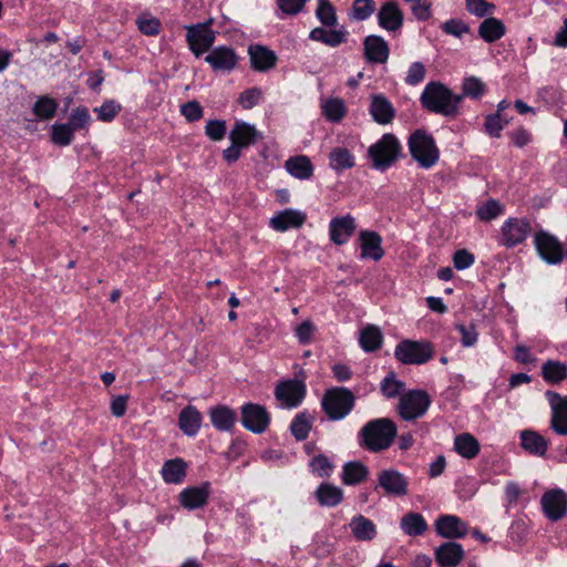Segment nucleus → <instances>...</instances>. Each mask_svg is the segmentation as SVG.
<instances>
[{"label": "nucleus", "instance_id": "nucleus-1", "mask_svg": "<svg viewBox=\"0 0 567 567\" xmlns=\"http://www.w3.org/2000/svg\"><path fill=\"white\" fill-rule=\"evenodd\" d=\"M420 101L424 109L433 113L454 116L458 112L462 96L453 94L440 82H430L422 92Z\"/></svg>", "mask_w": 567, "mask_h": 567}, {"label": "nucleus", "instance_id": "nucleus-2", "mask_svg": "<svg viewBox=\"0 0 567 567\" xmlns=\"http://www.w3.org/2000/svg\"><path fill=\"white\" fill-rule=\"evenodd\" d=\"M400 150L398 138L393 134H384L369 147L368 155L374 168L384 171L396 162Z\"/></svg>", "mask_w": 567, "mask_h": 567}, {"label": "nucleus", "instance_id": "nucleus-3", "mask_svg": "<svg viewBox=\"0 0 567 567\" xmlns=\"http://www.w3.org/2000/svg\"><path fill=\"white\" fill-rule=\"evenodd\" d=\"M409 148L412 157L424 168H430L439 161V150L433 137L423 131L410 136Z\"/></svg>", "mask_w": 567, "mask_h": 567}, {"label": "nucleus", "instance_id": "nucleus-4", "mask_svg": "<svg viewBox=\"0 0 567 567\" xmlns=\"http://www.w3.org/2000/svg\"><path fill=\"white\" fill-rule=\"evenodd\" d=\"M354 405V395L344 388L328 390L322 399V408L333 421L343 419Z\"/></svg>", "mask_w": 567, "mask_h": 567}, {"label": "nucleus", "instance_id": "nucleus-5", "mask_svg": "<svg viewBox=\"0 0 567 567\" xmlns=\"http://www.w3.org/2000/svg\"><path fill=\"white\" fill-rule=\"evenodd\" d=\"M434 349L429 341H401L395 347V358L404 364H422L432 359Z\"/></svg>", "mask_w": 567, "mask_h": 567}, {"label": "nucleus", "instance_id": "nucleus-6", "mask_svg": "<svg viewBox=\"0 0 567 567\" xmlns=\"http://www.w3.org/2000/svg\"><path fill=\"white\" fill-rule=\"evenodd\" d=\"M430 403L431 400L426 392L413 390L401 395L399 413L404 421L410 422L422 416L429 409Z\"/></svg>", "mask_w": 567, "mask_h": 567}, {"label": "nucleus", "instance_id": "nucleus-7", "mask_svg": "<svg viewBox=\"0 0 567 567\" xmlns=\"http://www.w3.org/2000/svg\"><path fill=\"white\" fill-rule=\"evenodd\" d=\"M396 436V427H362L361 444L371 452L386 450Z\"/></svg>", "mask_w": 567, "mask_h": 567}, {"label": "nucleus", "instance_id": "nucleus-8", "mask_svg": "<svg viewBox=\"0 0 567 567\" xmlns=\"http://www.w3.org/2000/svg\"><path fill=\"white\" fill-rule=\"evenodd\" d=\"M305 395V383L296 379L281 381L275 389V398L281 408L291 409L298 406Z\"/></svg>", "mask_w": 567, "mask_h": 567}, {"label": "nucleus", "instance_id": "nucleus-9", "mask_svg": "<svg viewBox=\"0 0 567 567\" xmlns=\"http://www.w3.org/2000/svg\"><path fill=\"white\" fill-rule=\"evenodd\" d=\"M375 489L381 488L386 495L405 496L409 492L408 478L396 470H382L377 474Z\"/></svg>", "mask_w": 567, "mask_h": 567}, {"label": "nucleus", "instance_id": "nucleus-10", "mask_svg": "<svg viewBox=\"0 0 567 567\" xmlns=\"http://www.w3.org/2000/svg\"><path fill=\"white\" fill-rule=\"evenodd\" d=\"M186 40L190 51L199 56L208 51L215 41V31L209 23H198L187 27Z\"/></svg>", "mask_w": 567, "mask_h": 567}, {"label": "nucleus", "instance_id": "nucleus-11", "mask_svg": "<svg viewBox=\"0 0 567 567\" xmlns=\"http://www.w3.org/2000/svg\"><path fill=\"white\" fill-rule=\"evenodd\" d=\"M535 245L540 257L548 264H559L564 258V247L558 239L545 231L535 237Z\"/></svg>", "mask_w": 567, "mask_h": 567}, {"label": "nucleus", "instance_id": "nucleus-12", "mask_svg": "<svg viewBox=\"0 0 567 567\" xmlns=\"http://www.w3.org/2000/svg\"><path fill=\"white\" fill-rule=\"evenodd\" d=\"M209 494L210 484L205 482L199 486L184 488L178 495V501L184 508L194 511L202 508L207 504Z\"/></svg>", "mask_w": 567, "mask_h": 567}, {"label": "nucleus", "instance_id": "nucleus-13", "mask_svg": "<svg viewBox=\"0 0 567 567\" xmlns=\"http://www.w3.org/2000/svg\"><path fill=\"white\" fill-rule=\"evenodd\" d=\"M532 228L527 220L511 218L502 227L503 244L506 247H514L523 243Z\"/></svg>", "mask_w": 567, "mask_h": 567}, {"label": "nucleus", "instance_id": "nucleus-14", "mask_svg": "<svg viewBox=\"0 0 567 567\" xmlns=\"http://www.w3.org/2000/svg\"><path fill=\"white\" fill-rule=\"evenodd\" d=\"M542 506L548 518L558 520L567 511V495L561 489L546 492L542 497Z\"/></svg>", "mask_w": 567, "mask_h": 567}, {"label": "nucleus", "instance_id": "nucleus-15", "mask_svg": "<svg viewBox=\"0 0 567 567\" xmlns=\"http://www.w3.org/2000/svg\"><path fill=\"white\" fill-rule=\"evenodd\" d=\"M355 228V219L351 215L336 217L329 224L330 239L336 245H343L354 234Z\"/></svg>", "mask_w": 567, "mask_h": 567}, {"label": "nucleus", "instance_id": "nucleus-16", "mask_svg": "<svg viewBox=\"0 0 567 567\" xmlns=\"http://www.w3.org/2000/svg\"><path fill=\"white\" fill-rule=\"evenodd\" d=\"M364 58L370 63L383 64L388 61L390 49L386 41L380 35H368L363 42Z\"/></svg>", "mask_w": 567, "mask_h": 567}, {"label": "nucleus", "instance_id": "nucleus-17", "mask_svg": "<svg viewBox=\"0 0 567 567\" xmlns=\"http://www.w3.org/2000/svg\"><path fill=\"white\" fill-rule=\"evenodd\" d=\"M379 25L386 31H398L403 24V13L395 2H385L377 14Z\"/></svg>", "mask_w": 567, "mask_h": 567}, {"label": "nucleus", "instance_id": "nucleus-18", "mask_svg": "<svg viewBox=\"0 0 567 567\" xmlns=\"http://www.w3.org/2000/svg\"><path fill=\"white\" fill-rule=\"evenodd\" d=\"M251 68L258 72H266L272 69L277 62L274 51L260 44H251L248 48Z\"/></svg>", "mask_w": 567, "mask_h": 567}, {"label": "nucleus", "instance_id": "nucleus-19", "mask_svg": "<svg viewBox=\"0 0 567 567\" xmlns=\"http://www.w3.org/2000/svg\"><path fill=\"white\" fill-rule=\"evenodd\" d=\"M205 61L215 71H230L236 66L237 55L231 48L218 47L206 55Z\"/></svg>", "mask_w": 567, "mask_h": 567}, {"label": "nucleus", "instance_id": "nucleus-20", "mask_svg": "<svg viewBox=\"0 0 567 567\" xmlns=\"http://www.w3.org/2000/svg\"><path fill=\"white\" fill-rule=\"evenodd\" d=\"M435 527L437 534L445 538H460L467 534L466 524L453 515L439 517Z\"/></svg>", "mask_w": 567, "mask_h": 567}, {"label": "nucleus", "instance_id": "nucleus-21", "mask_svg": "<svg viewBox=\"0 0 567 567\" xmlns=\"http://www.w3.org/2000/svg\"><path fill=\"white\" fill-rule=\"evenodd\" d=\"M259 135V132L254 125L243 121H237L229 132V140L241 148H246L255 144Z\"/></svg>", "mask_w": 567, "mask_h": 567}, {"label": "nucleus", "instance_id": "nucleus-22", "mask_svg": "<svg viewBox=\"0 0 567 567\" xmlns=\"http://www.w3.org/2000/svg\"><path fill=\"white\" fill-rule=\"evenodd\" d=\"M306 220V215L295 209L279 212L270 219V226L277 231H286L289 228H300Z\"/></svg>", "mask_w": 567, "mask_h": 567}, {"label": "nucleus", "instance_id": "nucleus-23", "mask_svg": "<svg viewBox=\"0 0 567 567\" xmlns=\"http://www.w3.org/2000/svg\"><path fill=\"white\" fill-rule=\"evenodd\" d=\"M370 113L379 124H389L395 115L392 103L382 94L371 96Z\"/></svg>", "mask_w": 567, "mask_h": 567}, {"label": "nucleus", "instance_id": "nucleus-24", "mask_svg": "<svg viewBox=\"0 0 567 567\" xmlns=\"http://www.w3.org/2000/svg\"><path fill=\"white\" fill-rule=\"evenodd\" d=\"M464 550L457 543H444L435 549V559L441 567H456L463 559Z\"/></svg>", "mask_w": 567, "mask_h": 567}, {"label": "nucleus", "instance_id": "nucleus-25", "mask_svg": "<svg viewBox=\"0 0 567 567\" xmlns=\"http://www.w3.org/2000/svg\"><path fill=\"white\" fill-rule=\"evenodd\" d=\"M361 241V257L380 260L383 257L381 236L372 230H362L359 235Z\"/></svg>", "mask_w": 567, "mask_h": 567}, {"label": "nucleus", "instance_id": "nucleus-26", "mask_svg": "<svg viewBox=\"0 0 567 567\" xmlns=\"http://www.w3.org/2000/svg\"><path fill=\"white\" fill-rule=\"evenodd\" d=\"M270 415L265 406L257 403H246L241 406L243 425H268Z\"/></svg>", "mask_w": 567, "mask_h": 567}, {"label": "nucleus", "instance_id": "nucleus-27", "mask_svg": "<svg viewBox=\"0 0 567 567\" xmlns=\"http://www.w3.org/2000/svg\"><path fill=\"white\" fill-rule=\"evenodd\" d=\"M349 526L357 540L369 542L377 535V527L374 523L363 515H355L352 517Z\"/></svg>", "mask_w": 567, "mask_h": 567}, {"label": "nucleus", "instance_id": "nucleus-28", "mask_svg": "<svg viewBox=\"0 0 567 567\" xmlns=\"http://www.w3.org/2000/svg\"><path fill=\"white\" fill-rule=\"evenodd\" d=\"M187 464L183 458L168 460L162 467V477L167 484H181L186 477Z\"/></svg>", "mask_w": 567, "mask_h": 567}, {"label": "nucleus", "instance_id": "nucleus-29", "mask_svg": "<svg viewBox=\"0 0 567 567\" xmlns=\"http://www.w3.org/2000/svg\"><path fill=\"white\" fill-rule=\"evenodd\" d=\"M546 396L553 411L551 425H567V396L553 391H547Z\"/></svg>", "mask_w": 567, "mask_h": 567}, {"label": "nucleus", "instance_id": "nucleus-30", "mask_svg": "<svg viewBox=\"0 0 567 567\" xmlns=\"http://www.w3.org/2000/svg\"><path fill=\"white\" fill-rule=\"evenodd\" d=\"M522 447L534 455L544 456L547 451L546 440L535 431L525 430L520 433Z\"/></svg>", "mask_w": 567, "mask_h": 567}, {"label": "nucleus", "instance_id": "nucleus-31", "mask_svg": "<svg viewBox=\"0 0 567 567\" xmlns=\"http://www.w3.org/2000/svg\"><path fill=\"white\" fill-rule=\"evenodd\" d=\"M506 28L504 23L493 17L486 18L478 27L480 37L488 42H495L505 34Z\"/></svg>", "mask_w": 567, "mask_h": 567}, {"label": "nucleus", "instance_id": "nucleus-32", "mask_svg": "<svg viewBox=\"0 0 567 567\" xmlns=\"http://www.w3.org/2000/svg\"><path fill=\"white\" fill-rule=\"evenodd\" d=\"M317 501L321 506L333 507L343 499V492L332 484H321L316 491Z\"/></svg>", "mask_w": 567, "mask_h": 567}, {"label": "nucleus", "instance_id": "nucleus-33", "mask_svg": "<svg viewBox=\"0 0 567 567\" xmlns=\"http://www.w3.org/2000/svg\"><path fill=\"white\" fill-rule=\"evenodd\" d=\"M542 377L548 383L557 384L567 379V363L547 360L542 367Z\"/></svg>", "mask_w": 567, "mask_h": 567}, {"label": "nucleus", "instance_id": "nucleus-34", "mask_svg": "<svg viewBox=\"0 0 567 567\" xmlns=\"http://www.w3.org/2000/svg\"><path fill=\"white\" fill-rule=\"evenodd\" d=\"M346 37L347 32L344 30H326L323 28H315L309 34L311 40L322 42L332 48L343 43Z\"/></svg>", "mask_w": 567, "mask_h": 567}, {"label": "nucleus", "instance_id": "nucleus-35", "mask_svg": "<svg viewBox=\"0 0 567 567\" xmlns=\"http://www.w3.org/2000/svg\"><path fill=\"white\" fill-rule=\"evenodd\" d=\"M368 475L369 470L363 463L349 462L343 466L342 482L346 485H357L364 482Z\"/></svg>", "mask_w": 567, "mask_h": 567}, {"label": "nucleus", "instance_id": "nucleus-36", "mask_svg": "<svg viewBox=\"0 0 567 567\" xmlns=\"http://www.w3.org/2000/svg\"><path fill=\"white\" fill-rule=\"evenodd\" d=\"M400 525L408 536H419L427 529L424 517L415 512L403 515Z\"/></svg>", "mask_w": 567, "mask_h": 567}, {"label": "nucleus", "instance_id": "nucleus-37", "mask_svg": "<svg viewBox=\"0 0 567 567\" xmlns=\"http://www.w3.org/2000/svg\"><path fill=\"white\" fill-rule=\"evenodd\" d=\"M287 171L299 179H308L312 176L313 167L307 156L299 155L286 162Z\"/></svg>", "mask_w": 567, "mask_h": 567}, {"label": "nucleus", "instance_id": "nucleus-38", "mask_svg": "<svg viewBox=\"0 0 567 567\" xmlns=\"http://www.w3.org/2000/svg\"><path fill=\"white\" fill-rule=\"evenodd\" d=\"M455 451L465 458H474L480 452L478 441L470 433H462L454 440Z\"/></svg>", "mask_w": 567, "mask_h": 567}, {"label": "nucleus", "instance_id": "nucleus-39", "mask_svg": "<svg viewBox=\"0 0 567 567\" xmlns=\"http://www.w3.org/2000/svg\"><path fill=\"white\" fill-rule=\"evenodd\" d=\"M330 166L334 171L348 169L354 166V156L346 147H334L330 154Z\"/></svg>", "mask_w": 567, "mask_h": 567}, {"label": "nucleus", "instance_id": "nucleus-40", "mask_svg": "<svg viewBox=\"0 0 567 567\" xmlns=\"http://www.w3.org/2000/svg\"><path fill=\"white\" fill-rule=\"evenodd\" d=\"M382 343V333L375 326H368L361 331L360 344L365 351H374Z\"/></svg>", "mask_w": 567, "mask_h": 567}, {"label": "nucleus", "instance_id": "nucleus-41", "mask_svg": "<svg viewBox=\"0 0 567 567\" xmlns=\"http://www.w3.org/2000/svg\"><path fill=\"white\" fill-rule=\"evenodd\" d=\"M213 425H234L237 420L236 412L227 405H217L209 410Z\"/></svg>", "mask_w": 567, "mask_h": 567}, {"label": "nucleus", "instance_id": "nucleus-42", "mask_svg": "<svg viewBox=\"0 0 567 567\" xmlns=\"http://www.w3.org/2000/svg\"><path fill=\"white\" fill-rule=\"evenodd\" d=\"M322 114L331 122H339L346 115L347 109L341 99H329L321 105Z\"/></svg>", "mask_w": 567, "mask_h": 567}, {"label": "nucleus", "instance_id": "nucleus-43", "mask_svg": "<svg viewBox=\"0 0 567 567\" xmlns=\"http://www.w3.org/2000/svg\"><path fill=\"white\" fill-rule=\"evenodd\" d=\"M316 16L326 27H334L338 22L336 10L329 0H318Z\"/></svg>", "mask_w": 567, "mask_h": 567}, {"label": "nucleus", "instance_id": "nucleus-44", "mask_svg": "<svg viewBox=\"0 0 567 567\" xmlns=\"http://www.w3.org/2000/svg\"><path fill=\"white\" fill-rule=\"evenodd\" d=\"M58 109V103L49 97H40L33 105V113L41 120H49L54 116Z\"/></svg>", "mask_w": 567, "mask_h": 567}, {"label": "nucleus", "instance_id": "nucleus-45", "mask_svg": "<svg viewBox=\"0 0 567 567\" xmlns=\"http://www.w3.org/2000/svg\"><path fill=\"white\" fill-rule=\"evenodd\" d=\"M503 213V206L496 199H488L477 206L476 214L481 220L488 221Z\"/></svg>", "mask_w": 567, "mask_h": 567}, {"label": "nucleus", "instance_id": "nucleus-46", "mask_svg": "<svg viewBox=\"0 0 567 567\" xmlns=\"http://www.w3.org/2000/svg\"><path fill=\"white\" fill-rule=\"evenodd\" d=\"M404 388L405 384L398 380L394 373L388 374L381 382V392L389 399L400 395Z\"/></svg>", "mask_w": 567, "mask_h": 567}, {"label": "nucleus", "instance_id": "nucleus-47", "mask_svg": "<svg viewBox=\"0 0 567 567\" xmlns=\"http://www.w3.org/2000/svg\"><path fill=\"white\" fill-rule=\"evenodd\" d=\"M73 132L70 124H55L52 127V141L58 145L66 146L73 140Z\"/></svg>", "mask_w": 567, "mask_h": 567}, {"label": "nucleus", "instance_id": "nucleus-48", "mask_svg": "<svg viewBox=\"0 0 567 567\" xmlns=\"http://www.w3.org/2000/svg\"><path fill=\"white\" fill-rule=\"evenodd\" d=\"M373 0H354L352 6V19L357 21L367 20L374 12Z\"/></svg>", "mask_w": 567, "mask_h": 567}, {"label": "nucleus", "instance_id": "nucleus-49", "mask_svg": "<svg viewBox=\"0 0 567 567\" xmlns=\"http://www.w3.org/2000/svg\"><path fill=\"white\" fill-rule=\"evenodd\" d=\"M441 29L446 34L455 38H462L464 34L470 32V27L460 19H450L441 24Z\"/></svg>", "mask_w": 567, "mask_h": 567}, {"label": "nucleus", "instance_id": "nucleus-50", "mask_svg": "<svg viewBox=\"0 0 567 567\" xmlns=\"http://www.w3.org/2000/svg\"><path fill=\"white\" fill-rule=\"evenodd\" d=\"M466 10L478 18H483L493 13L495 4L485 0H466Z\"/></svg>", "mask_w": 567, "mask_h": 567}, {"label": "nucleus", "instance_id": "nucleus-51", "mask_svg": "<svg viewBox=\"0 0 567 567\" xmlns=\"http://www.w3.org/2000/svg\"><path fill=\"white\" fill-rule=\"evenodd\" d=\"M121 111V105L114 100L104 102L100 107H95L94 112L97 114L99 120L103 122H111Z\"/></svg>", "mask_w": 567, "mask_h": 567}, {"label": "nucleus", "instance_id": "nucleus-52", "mask_svg": "<svg viewBox=\"0 0 567 567\" xmlns=\"http://www.w3.org/2000/svg\"><path fill=\"white\" fill-rule=\"evenodd\" d=\"M140 31L146 35H156L159 32L161 22L154 17L143 14L136 20Z\"/></svg>", "mask_w": 567, "mask_h": 567}, {"label": "nucleus", "instance_id": "nucleus-53", "mask_svg": "<svg viewBox=\"0 0 567 567\" xmlns=\"http://www.w3.org/2000/svg\"><path fill=\"white\" fill-rule=\"evenodd\" d=\"M485 92V84L477 78L471 76L463 82V93L473 99L481 97Z\"/></svg>", "mask_w": 567, "mask_h": 567}, {"label": "nucleus", "instance_id": "nucleus-54", "mask_svg": "<svg viewBox=\"0 0 567 567\" xmlns=\"http://www.w3.org/2000/svg\"><path fill=\"white\" fill-rule=\"evenodd\" d=\"M203 421V415L193 405H187L179 413L178 425H200Z\"/></svg>", "mask_w": 567, "mask_h": 567}, {"label": "nucleus", "instance_id": "nucleus-55", "mask_svg": "<svg viewBox=\"0 0 567 567\" xmlns=\"http://www.w3.org/2000/svg\"><path fill=\"white\" fill-rule=\"evenodd\" d=\"M508 121L503 118L499 114H491L485 120V131L491 136L499 137L501 131L504 128Z\"/></svg>", "mask_w": 567, "mask_h": 567}, {"label": "nucleus", "instance_id": "nucleus-56", "mask_svg": "<svg viewBox=\"0 0 567 567\" xmlns=\"http://www.w3.org/2000/svg\"><path fill=\"white\" fill-rule=\"evenodd\" d=\"M261 91L258 89V87H251L249 90H246L244 91L239 97H238V103L244 107V109H252L254 106H256L260 99H261Z\"/></svg>", "mask_w": 567, "mask_h": 567}, {"label": "nucleus", "instance_id": "nucleus-57", "mask_svg": "<svg viewBox=\"0 0 567 567\" xmlns=\"http://www.w3.org/2000/svg\"><path fill=\"white\" fill-rule=\"evenodd\" d=\"M311 470L320 477H328L332 471V464L324 455H318L310 462Z\"/></svg>", "mask_w": 567, "mask_h": 567}, {"label": "nucleus", "instance_id": "nucleus-58", "mask_svg": "<svg viewBox=\"0 0 567 567\" xmlns=\"http://www.w3.org/2000/svg\"><path fill=\"white\" fill-rule=\"evenodd\" d=\"M90 114L86 107H78L72 111L70 116V125L72 128L79 130L85 127L90 123Z\"/></svg>", "mask_w": 567, "mask_h": 567}, {"label": "nucleus", "instance_id": "nucleus-59", "mask_svg": "<svg viewBox=\"0 0 567 567\" xmlns=\"http://www.w3.org/2000/svg\"><path fill=\"white\" fill-rule=\"evenodd\" d=\"M425 66L421 62H414L410 65L405 82L410 85H416L422 82L425 78Z\"/></svg>", "mask_w": 567, "mask_h": 567}, {"label": "nucleus", "instance_id": "nucleus-60", "mask_svg": "<svg viewBox=\"0 0 567 567\" xmlns=\"http://www.w3.org/2000/svg\"><path fill=\"white\" fill-rule=\"evenodd\" d=\"M307 0H277L279 9L289 16L298 14L305 7Z\"/></svg>", "mask_w": 567, "mask_h": 567}, {"label": "nucleus", "instance_id": "nucleus-61", "mask_svg": "<svg viewBox=\"0 0 567 567\" xmlns=\"http://www.w3.org/2000/svg\"><path fill=\"white\" fill-rule=\"evenodd\" d=\"M181 112L189 122L197 121L203 116V109L196 101H190L182 105Z\"/></svg>", "mask_w": 567, "mask_h": 567}, {"label": "nucleus", "instance_id": "nucleus-62", "mask_svg": "<svg viewBox=\"0 0 567 567\" xmlns=\"http://www.w3.org/2000/svg\"><path fill=\"white\" fill-rule=\"evenodd\" d=\"M205 131L212 140L220 141L226 133V123L219 120L209 121Z\"/></svg>", "mask_w": 567, "mask_h": 567}, {"label": "nucleus", "instance_id": "nucleus-63", "mask_svg": "<svg viewBox=\"0 0 567 567\" xmlns=\"http://www.w3.org/2000/svg\"><path fill=\"white\" fill-rule=\"evenodd\" d=\"M411 9L415 18L422 21L430 19L432 16L429 0H414Z\"/></svg>", "mask_w": 567, "mask_h": 567}, {"label": "nucleus", "instance_id": "nucleus-64", "mask_svg": "<svg viewBox=\"0 0 567 567\" xmlns=\"http://www.w3.org/2000/svg\"><path fill=\"white\" fill-rule=\"evenodd\" d=\"M456 329L461 333V341L464 347H472L473 344H475V342L477 341V332L473 324H457Z\"/></svg>", "mask_w": 567, "mask_h": 567}]
</instances>
